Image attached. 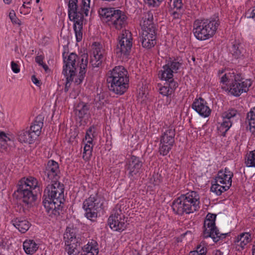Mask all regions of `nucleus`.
<instances>
[{"instance_id":"63","label":"nucleus","mask_w":255,"mask_h":255,"mask_svg":"<svg viewBox=\"0 0 255 255\" xmlns=\"http://www.w3.org/2000/svg\"><path fill=\"white\" fill-rule=\"evenodd\" d=\"M252 255H255V246H253Z\"/></svg>"},{"instance_id":"33","label":"nucleus","mask_w":255,"mask_h":255,"mask_svg":"<svg viewBox=\"0 0 255 255\" xmlns=\"http://www.w3.org/2000/svg\"><path fill=\"white\" fill-rule=\"evenodd\" d=\"M230 188L229 185H221L220 183H216L213 184L211 187V191L215 193L217 195H220L224 191L228 190Z\"/></svg>"},{"instance_id":"29","label":"nucleus","mask_w":255,"mask_h":255,"mask_svg":"<svg viewBox=\"0 0 255 255\" xmlns=\"http://www.w3.org/2000/svg\"><path fill=\"white\" fill-rule=\"evenodd\" d=\"M89 109V105L83 102L80 103L76 108L75 114L79 118H82L88 114Z\"/></svg>"},{"instance_id":"37","label":"nucleus","mask_w":255,"mask_h":255,"mask_svg":"<svg viewBox=\"0 0 255 255\" xmlns=\"http://www.w3.org/2000/svg\"><path fill=\"white\" fill-rule=\"evenodd\" d=\"M79 62L80 71H84V73H86L88 63V55L87 53H83L81 55Z\"/></svg>"},{"instance_id":"3","label":"nucleus","mask_w":255,"mask_h":255,"mask_svg":"<svg viewBox=\"0 0 255 255\" xmlns=\"http://www.w3.org/2000/svg\"><path fill=\"white\" fill-rule=\"evenodd\" d=\"M128 72L122 66L115 67L108 74L107 81L109 90L118 95H123L129 87Z\"/></svg>"},{"instance_id":"28","label":"nucleus","mask_w":255,"mask_h":255,"mask_svg":"<svg viewBox=\"0 0 255 255\" xmlns=\"http://www.w3.org/2000/svg\"><path fill=\"white\" fill-rule=\"evenodd\" d=\"M237 247H239L243 249L244 247L251 241V234L249 233H244L237 237Z\"/></svg>"},{"instance_id":"59","label":"nucleus","mask_w":255,"mask_h":255,"mask_svg":"<svg viewBox=\"0 0 255 255\" xmlns=\"http://www.w3.org/2000/svg\"><path fill=\"white\" fill-rule=\"evenodd\" d=\"M248 17L255 18V6L250 13V14Z\"/></svg>"},{"instance_id":"16","label":"nucleus","mask_w":255,"mask_h":255,"mask_svg":"<svg viewBox=\"0 0 255 255\" xmlns=\"http://www.w3.org/2000/svg\"><path fill=\"white\" fill-rule=\"evenodd\" d=\"M192 107L200 115L204 117H207L210 115L211 110L207 105L206 102L202 98L195 100Z\"/></svg>"},{"instance_id":"45","label":"nucleus","mask_w":255,"mask_h":255,"mask_svg":"<svg viewBox=\"0 0 255 255\" xmlns=\"http://www.w3.org/2000/svg\"><path fill=\"white\" fill-rule=\"evenodd\" d=\"M159 92L163 96H168L172 94V90H170L169 86L165 84L164 86L160 88Z\"/></svg>"},{"instance_id":"58","label":"nucleus","mask_w":255,"mask_h":255,"mask_svg":"<svg viewBox=\"0 0 255 255\" xmlns=\"http://www.w3.org/2000/svg\"><path fill=\"white\" fill-rule=\"evenodd\" d=\"M158 2H161L163 0H156ZM145 1L150 5H154L155 4V0H145Z\"/></svg>"},{"instance_id":"51","label":"nucleus","mask_w":255,"mask_h":255,"mask_svg":"<svg viewBox=\"0 0 255 255\" xmlns=\"http://www.w3.org/2000/svg\"><path fill=\"white\" fill-rule=\"evenodd\" d=\"M174 7L176 8L177 10H180L182 7V3L181 0H174L173 1Z\"/></svg>"},{"instance_id":"50","label":"nucleus","mask_w":255,"mask_h":255,"mask_svg":"<svg viewBox=\"0 0 255 255\" xmlns=\"http://www.w3.org/2000/svg\"><path fill=\"white\" fill-rule=\"evenodd\" d=\"M75 76V74H69L67 73V75H64L65 77L66 78V83L65 84V90H66V87L70 86V82L73 80V77Z\"/></svg>"},{"instance_id":"46","label":"nucleus","mask_w":255,"mask_h":255,"mask_svg":"<svg viewBox=\"0 0 255 255\" xmlns=\"http://www.w3.org/2000/svg\"><path fill=\"white\" fill-rule=\"evenodd\" d=\"M9 17L13 23L19 25L20 24V21L16 17L14 10H12L10 11L9 13Z\"/></svg>"},{"instance_id":"42","label":"nucleus","mask_w":255,"mask_h":255,"mask_svg":"<svg viewBox=\"0 0 255 255\" xmlns=\"http://www.w3.org/2000/svg\"><path fill=\"white\" fill-rule=\"evenodd\" d=\"M216 217V215L215 214H208L204 221V223H205V225L207 226H208L209 224L215 225Z\"/></svg>"},{"instance_id":"31","label":"nucleus","mask_w":255,"mask_h":255,"mask_svg":"<svg viewBox=\"0 0 255 255\" xmlns=\"http://www.w3.org/2000/svg\"><path fill=\"white\" fill-rule=\"evenodd\" d=\"M247 118L249 121L251 132L255 134V107L247 114Z\"/></svg>"},{"instance_id":"20","label":"nucleus","mask_w":255,"mask_h":255,"mask_svg":"<svg viewBox=\"0 0 255 255\" xmlns=\"http://www.w3.org/2000/svg\"><path fill=\"white\" fill-rule=\"evenodd\" d=\"M77 2L78 0H69L68 16L70 19H77V22L79 24L83 15L81 11H77Z\"/></svg>"},{"instance_id":"25","label":"nucleus","mask_w":255,"mask_h":255,"mask_svg":"<svg viewBox=\"0 0 255 255\" xmlns=\"http://www.w3.org/2000/svg\"><path fill=\"white\" fill-rule=\"evenodd\" d=\"M118 10L112 8H104L99 11V14L106 22L110 23L114 15L116 14Z\"/></svg>"},{"instance_id":"47","label":"nucleus","mask_w":255,"mask_h":255,"mask_svg":"<svg viewBox=\"0 0 255 255\" xmlns=\"http://www.w3.org/2000/svg\"><path fill=\"white\" fill-rule=\"evenodd\" d=\"M85 73L84 71L79 72L78 77L76 78L74 81L76 84L79 85L82 82L84 79Z\"/></svg>"},{"instance_id":"1","label":"nucleus","mask_w":255,"mask_h":255,"mask_svg":"<svg viewBox=\"0 0 255 255\" xmlns=\"http://www.w3.org/2000/svg\"><path fill=\"white\" fill-rule=\"evenodd\" d=\"M60 170L57 162L49 160L44 172V180L51 183L48 184L44 191L43 204L48 213L55 216L60 215L62 211V204L65 201L63 184L58 180L60 178Z\"/></svg>"},{"instance_id":"14","label":"nucleus","mask_w":255,"mask_h":255,"mask_svg":"<svg viewBox=\"0 0 255 255\" xmlns=\"http://www.w3.org/2000/svg\"><path fill=\"white\" fill-rule=\"evenodd\" d=\"M181 66V63L176 60L169 61L163 67L161 70V78L162 79H171L173 78V73L177 72Z\"/></svg>"},{"instance_id":"24","label":"nucleus","mask_w":255,"mask_h":255,"mask_svg":"<svg viewBox=\"0 0 255 255\" xmlns=\"http://www.w3.org/2000/svg\"><path fill=\"white\" fill-rule=\"evenodd\" d=\"M13 225L19 232L22 233H25L30 227L29 222L23 218H16L13 221Z\"/></svg>"},{"instance_id":"5","label":"nucleus","mask_w":255,"mask_h":255,"mask_svg":"<svg viewBox=\"0 0 255 255\" xmlns=\"http://www.w3.org/2000/svg\"><path fill=\"white\" fill-rule=\"evenodd\" d=\"M219 25L215 19L196 20L194 23V35L201 40L209 39L215 34Z\"/></svg>"},{"instance_id":"53","label":"nucleus","mask_w":255,"mask_h":255,"mask_svg":"<svg viewBox=\"0 0 255 255\" xmlns=\"http://www.w3.org/2000/svg\"><path fill=\"white\" fill-rule=\"evenodd\" d=\"M170 14L173 16V18L177 19L181 17L182 12H181L180 10L177 11L176 10L173 11L170 13Z\"/></svg>"},{"instance_id":"26","label":"nucleus","mask_w":255,"mask_h":255,"mask_svg":"<svg viewBox=\"0 0 255 255\" xmlns=\"http://www.w3.org/2000/svg\"><path fill=\"white\" fill-rule=\"evenodd\" d=\"M23 248L25 252L28 255L33 254L38 249L37 245L31 240L25 241L23 243Z\"/></svg>"},{"instance_id":"57","label":"nucleus","mask_w":255,"mask_h":255,"mask_svg":"<svg viewBox=\"0 0 255 255\" xmlns=\"http://www.w3.org/2000/svg\"><path fill=\"white\" fill-rule=\"evenodd\" d=\"M31 80L34 84H35L37 86H39L40 84V82L37 78L35 77L34 75L32 76Z\"/></svg>"},{"instance_id":"12","label":"nucleus","mask_w":255,"mask_h":255,"mask_svg":"<svg viewBox=\"0 0 255 255\" xmlns=\"http://www.w3.org/2000/svg\"><path fill=\"white\" fill-rule=\"evenodd\" d=\"M64 62L65 65L63 66L62 74L64 75H67V73L75 74L76 69V62L78 58V56L74 53H71L66 59L65 56V53H63Z\"/></svg>"},{"instance_id":"4","label":"nucleus","mask_w":255,"mask_h":255,"mask_svg":"<svg viewBox=\"0 0 255 255\" xmlns=\"http://www.w3.org/2000/svg\"><path fill=\"white\" fill-rule=\"evenodd\" d=\"M199 196L195 191L181 195L172 203V208L175 213L182 215L190 214L198 210Z\"/></svg>"},{"instance_id":"35","label":"nucleus","mask_w":255,"mask_h":255,"mask_svg":"<svg viewBox=\"0 0 255 255\" xmlns=\"http://www.w3.org/2000/svg\"><path fill=\"white\" fill-rule=\"evenodd\" d=\"M64 239L65 244H69L72 243H79V239L76 238L75 234L73 232L67 231L64 234Z\"/></svg>"},{"instance_id":"62","label":"nucleus","mask_w":255,"mask_h":255,"mask_svg":"<svg viewBox=\"0 0 255 255\" xmlns=\"http://www.w3.org/2000/svg\"><path fill=\"white\" fill-rule=\"evenodd\" d=\"M3 1L6 4H9L11 2V0H3Z\"/></svg>"},{"instance_id":"30","label":"nucleus","mask_w":255,"mask_h":255,"mask_svg":"<svg viewBox=\"0 0 255 255\" xmlns=\"http://www.w3.org/2000/svg\"><path fill=\"white\" fill-rule=\"evenodd\" d=\"M96 244V242L94 243L92 242L91 244L88 243L83 249L85 253L81 255H97L99 253V250L95 245Z\"/></svg>"},{"instance_id":"7","label":"nucleus","mask_w":255,"mask_h":255,"mask_svg":"<svg viewBox=\"0 0 255 255\" xmlns=\"http://www.w3.org/2000/svg\"><path fill=\"white\" fill-rule=\"evenodd\" d=\"M232 82L230 83V92L235 96H239L243 92H247L251 86L252 82L249 79L244 80L241 75H233Z\"/></svg>"},{"instance_id":"8","label":"nucleus","mask_w":255,"mask_h":255,"mask_svg":"<svg viewBox=\"0 0 255 255\" xmlns=\"http://www.w3.org/2000/svg\"><path fill=\"white\" fill-rule=\"evenodd\" d=\"M119 39L117 45V53L119 55L128 56L130 53L132 45L131 33L128 30H125L119 36Z\"/></svg>"},{"instance_id":"39","label":"nucleus","mask_w":255,"mask_h":255,"mask_svg":"<svg viewBox=\"0 0 255 255\" xmlns=\"http://www.w3.org/2000/svg\"><path fill=\"white\" fill-rule=\"evenodd\" d=\"M81 7L79 9L77 8V11H81L84 17V14L85 16L88 15L89 9L90 8V0H82Z\"/></svg>"},{"instance_id":"60","label":"nucleus","mask_w":255,"mask_h":255,"mask_svg":"<svg viewBox=\"0 0 255 255\" xmlns=\"http://www.w3.org/2000/svg\"><path fill=\"white\" fill-rule=\"evenodd\" d=\"M41 66H42V67L44 68V69L45 70V71L46 72H47V70L49 69L48 66L46 64H44V63H43Z\"/></svg>"},{"instance_id":"6","label":"nucleus","mask_w":255,"mask_h":255,"mask_svg":"<svg viewBox=\"0 0 255 255\" xmlns=\"http://www.w3.org/2000/svg\"><path fill=\"white\" fill-rule=\"evenodd\" d=\"M103 200L97 194L91 195L85 200L83 208L85 211V216L90 220L97 218L98 212L103 209Z\"/></svg>"},{"instance_id":"11","label":"nucleus","mask_w":255,"mask_h":255,"mask_svg":"<svg viewBox=\"0 0 255 255\" xmlns=\"http://www.w3.org/2000/svg\"><path fill=\"white\" fill-rule=\"evenodd\" d=\"M227 234L226 233H220L215 225L209 224L207 226L205 223L204 224V231L203 232L204 238L211 237L213 239V241L216 243L219 240L225 238Z\"/></svg>"},{"instance_id":"36","label":"nucleus","mask_w":255,"mask_h":255,"mask_svg":"<svg viewBox=\"0 0 255 255\" xmlns=\"http://www.w3.org/2000/svg\"><path fill=\"white\" fill-rule=\"evenodd\" d=\"M245 163L248 167H255V150L250 151L247 155Z\"/></svg>"},{"instance_id":"27","label":"nucleus","mask_w":255,"mask_h":255,"mask_svg":"<svg viewBox=\"0 0 255 255\" xmlns=\"http://www.w3.org/2000/svg\"><path fill=\"white\" fill-rule=\"evenodd\" d=\"M43 124V123L41 121L40 118L37 117L36 120L32 123V125L30 126V128L28 129L34 135H36V138L41 133V129Z\"/></svg>"},{"instance_id":"49","label":"nucleus","mask_w":255,"mask_h":255,"mask_svg":"<svg viewBox=\"0 0 255 255\" xmlns=\"http://www.w3.org/2000/svg\"><path fill=\"white\" fill-rule=\"evenodd\" d=\"M230 78L227 74H225L220 78V82L223 84H226L227 85V82L229 83L231 80H232V79H234L233 76L230 75Z\"/></svg>"},{"instance_id":"32","label":"nucleus","mask_w":255,"mask_h":255,"mask_svg":"<svg viewBox=\"0 0 255 255\" xmlns=\"http://www.w3.org/2000/svg\"><path fill=\"white\" fill-rule=\"evenodd\" d=\"M65 245L66 246L65 250L68 252L69 255H77L82 248L80 247V243L65 244Z\"/></svg>"},{"instance_id":"13","label":"nucleus","mask_w":255,"mask_h":255,"mask_svg":"<svg viewBox=\"0 0 255 255\" xmlns=\"http://www.w3.org/2000/svg\"><path fill=\"white\" fill-rule=\"evenodd\" d=\"M127 166L128 175L131 178L140 174L142 166V162L139 157L132 155L128 159Z\"/></svg>"},{"instance_id":"56","label":"nucleus","mask_w":255,"mask_h":255,"mask_svg":"<svg viewBox=\"0 0 255 255\" xmlns=\"http://www.w3.org/2000/svg\"><path fill=\"white\" fill-rule=\"evenodd\" d=\"M6 142H0V150L1 152H3L4 150H5L7 148V144Z\"/></svg>"},{"instance_id":"61","label":"nucleus","mask_w":255,"mask_h":255,"mask_svg":"<svg viewBox=\"0 0 255 255\" xmlns=\"http://www.w3.org/2000/svg\"><path fill=\"white\" fill-rule=\"evenodd\" d=\"M223 253L220 250H217L215 252V255H223Z\"/></svg>"},{"instance_id":"38","label":"nucleus","mask_w":255,"mask_h":255,"mask_svg":"<svg viewBox=\"0 0 255 255\" xmlns=\"http://www.w3.org/2000/svg\"><path fill=\"white\" fill-rule=\"evenodd\" d=\"M172 145L168 144L167 143H164V142L160 141V146L159 147V152L160 155L165 156L171 150Z\"/></svg>"},{"instance_id":"15","label":"nucleus","mask_w":255,"mask_h":255,"mask_svg":"<svg viewBox=\"0 0 255 255\" xmlns=\"http://www.w3.org/2000/svg\"><path fill=\"white\" fill-rule=\"evenodd\" d=\"M93 56L91 57L90 64L93 68L99 67L105 59L103 50L99 43H95L93 48Z\"/></svg>"},{"instance_id":"40","label":"nucleus","mask_w":255,"mask_h":255,"mask_svg":"<svg viewBox=\"0 0 255 255\" xmlns=\"http://www.w3.org/2000/svg\"><path fill=\"white\" fill-rule=\"evenodd\" d=\"M243 49L241 50L240 48V45L236 44L233 45L231 50V53L236 58H240L242 56H243Z\"/></svg>"},{"instance_id":"23","label":"nucleus","mask_w":255,"mask_h":255,"mask_svg":"<svg viewBox=\"0 0 255 255\" xmlns=\"http://www.w3.org/2000/svg\"><path fill=\"white\" fill-rule=\"evenodd\" d=\"M18 140L21 143H32L36 139V135H34L28 129H23L18 132L17 134Z\"/></svg>"},{"instance_id":"19","label":"nucleus","mask_w":255,"mask_h":255,"mask_svg":"<svg viewBox=\"0 0 255 255\" xmlns=\"http://www.w3.org/2000/svg\"><path fill=\"white\" fill-rule=\"evenodd\" d=\"M233 176V173L226 168L225 171L220 170L218 172V175L215 178V182L225 185H229L230 187Z\"/></svg>"},{"instance_id":"52","label":"nucleus","mask_w":255,"mask_h":255,"mask_svg":"<svg viewBox=\"0 0 255 255\" xmlns=\"http://www.w3.org/2000/svg\"><path fill=\"white\" fill-rule=\"evenodd\" d=\"M11 67L12 71L15 73H18L20 71L18 65L14 61L11 62Z\"/></svg>"},{"instance_id":"44","label":"nucleus","mask_w":255,"mask_h":255,"mask_svg":"<svg viewBox=\"0 0 255 255\" xmlns=\"http://www.w3.org/2000/svg\"><path fill=\"white\" fill-rule=\"evenodd\" d=\"M166 81H167L166 84L167 86H169V88L170 90H172V93L173 91L176 89V88L178 87V83L174 81L173 78H171V79H164Z\"/></svg>"},{"instance_id":"41","label":"nucleus","mask_w":255,"mask_h":255,"mask_svg":"<svg viewBox=\"0 0 255 255\" xmlns=\"http://www.w3.org/2000/svg\"><path fill=\"white\" fill-rule=\"evenodd\" d=\"M92 147L88 144H86L84 147L83 158L85 160H88L92 156Z\"/></svg>"},{"instance_id":"34","label":"nucleus","mask_w":255,"mask_h":255,"mask_svg":"<svg viewBox=\"0 0 255 255\" xmlns=\"http://www.w3.org/2000/svg\"><path fill=\"white\" fill-rule=\"evenodd\" d=\"M71 21H74L75 22L74 24V29L75 33L76 40L78 42L80 41L82 38V33L81 31V29H82V25L83 22V17L80 20V22L79 24H78L77 22V19H70Z\"/></svg>"},{"instance_id":"18","label":"nucleus","mask_w":255,"mask_h":255,"mask_svg":"<svg viewBox=\"0 0 255 255\" xmlns=\"http://www.w3.org/2000/svg\"><path fill=\"white\" fill-rule=\"evenodd\" d=\"M155 40V32H151L144 30L139 37V40L141 42L142 46L148 49L154 46L156 43Z\"/></svg>"},{"instance_id":"10","label":"nucleus","mask_w":255,"mask_h":255,"mask_svg":"<svg viewBox=\"0 0 255 255\" xmlns=\"http://www.w3.org/2000/svg\"><path fill=\"white\" fill-rule=\"evenodd\" d=\"M237 111L234 109H230L222 114L223 122L218 127L219 134L225 136L226 132L232 125V119L237 115Z\"/></svg>"},{"instance_id":"9","label":"nucleus","mask_w":255,"mask_h":255,"mask_svg":"<svg viewBox=\"0 0 255 255\" xmlns=\"http://www.w3.org/2000/svg\"><path fill=\"white\" fill-rule=\"evenodd\" d=\"M108 219V224L110 228L116 231H123L127 227L124 215L121 210H116Z\"/></svg>"},{"instance_id":"21","label":"nucleus","mask_w":255,"mask_h":255,"mask_svg":"<svg viewBox=\"0 0 255 255\" xmlns=\"http://www.w3.org/2000/svg\"><path fill=\"white\" fill-rule=\"evenodd\" d=\"M127 23V16L119 10L116 14L113 16V19L109 23V25H112L118 29H122Z\"/></svg>"},{"instance_id":"48","label":"nucleus","mask_w":255,"mask_h":255,"mask_svg":"<svg viewBox=\"0 0 255 255\" xmlns=\"http://www.w3.org/2000/svg\"><path fill=\"white\" fill-rule=\"evenodd\" d=\"M195 251H198L200 255H206L207 249L204 245L200 244L197 246L196 250Z\"/></svg>"},{"instance_id":"54","label":"nucleus","mask_w":255,"mask_h":255,"mask_svg":"<svg viewBox=\"0 0 255 255\" xmlns=\"http://www.w3.org/2000/svg\"><path fill=\"white\" fill-rule=\"evenodd\" d=\"M8 140H10L9 138L6 135L5 133L1 132L0 133V142H7Z\"/></svg>"},{"instance_id":"55","label":"nucleus","mask_w":255,"mask_h":255,"mask_svg":"<svg viewBox=\"0 0 255 255\" xmlns=\"http://www.w3.org/2000/svg\"><path fill=\"white\" fill-rule=\"evenodd\" d=\"M43 57L42 55L37 56L35 57V61L39 65H42L44 63L43 62Z\"/></svg>"},{"instance_id":"17","label":"nucleus","mask_w":255,"mask_h":255,"mask_svg":"<svg viewBox=\"0 0 255 255\" xmlns=\"http://www.w3.org/2000/svg\"><path fill=\"white\" fill-rule=\"evenodd\" d=\"M153 13L151 11H148L143 14L142 21L140 22L142 31L144 30L151 32H155V25L153 22Z\"/></svg>"},{"instance_id":"43","label":"nucleus","mask_w":255,"mask_h":255,"mask_svg":"<svg viewBox=\"0 0 255 255\" xmlns=\"http://www.w3.org/2000/svg\"><path fill=\"white\" fill-rule=\"evenodd\" d=\"M94 128L90 127L87 131L85 139L87 140V143H92L93 141V138L94 137V133L95 132Z\"/></svg>"},{"instance_id":"2","label":"nucleus","mask_w":255,"mask_h":255,"mask_svg":"<svg viewBox=\"0 0 255 255\" xmlns=\"http://www.w3.org/2000/svg\"><path fill=\"white\" fill-rule=\"evenodd\" d=\"M41 190L37 180L29 176L19 181L15 193L28 208L36 200L37 194L40 193Z\"/></svg>"},{"instance_id":"64","label":"nucleus","mask_w":255,"mask_h":255,"mask_svg":"<svg viewBox=\"0 0 255 255\" xmlns=\"http://www.w3.org/2000/svg\"><path fill=\"white\" fill-rule=\"evenodd\" d=\"M192 59L193 61H195V58L194 57H192Z\"/></svg>"},{"instance_id":"22","label":"nucleus","mask_w":255,"mask_h":255,"mask_svg":"<svg viewBox=\"0 0 255 255\" xmlns=\"http://www.w3.org/2000/svg\"><path fill=\"white\" fill-rule=\"evenodd\" d=\"M175 129L173 126H170L163 131L160 141L173 146L175 143Z\"/></svg>"}]
</instances>
